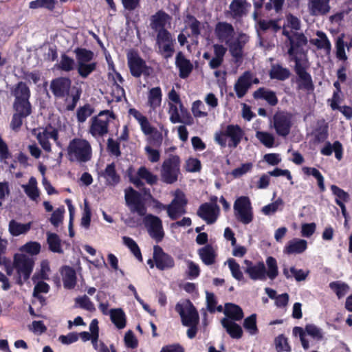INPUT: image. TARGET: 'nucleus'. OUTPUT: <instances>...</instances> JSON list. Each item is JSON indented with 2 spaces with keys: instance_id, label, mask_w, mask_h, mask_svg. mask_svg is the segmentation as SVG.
Returning <instances> with one entry per match:
<instances>
[{
  "instance_id": "1",
  "label": "nucleus",
  "mask_w": 352,
  "mask_h": 352,
  "mask_svg": "<svg viewBox=\"0 0 352 352\" xmlns=\"http://www.w3.org/2000/svg\"><path fill=\"white\" fill-rule=\"evenodd\" d=\"M284 34L288 37L289 47L288 54L295 62V72L298 75L297 84L299 89L310 91L314 89L311 76L306 72L309 61L306 51L303 47L307 43V38L303 34L290 35L286 30Z\"/></svg>"
},
{
  "instance_id": "2",
  "label": "nucleus",
  "mask_w": 352,
  "mask_h": 352,
  "mask_svg": "<svg viewBox=\"0 0 352 352\" xmlns=\"http://www.w3.org/2000/svg\"><path fill=\"white\" fill-rule=\"evenodd\" d=\"M244 264L245 265V272L253 280H265L267 277L274 280L278 274L276 261L272 256L266 259L267 270L263 262L254 264L249 260H245Z\"/></svg>"
},
{
  "instance_id": "3",
  "label": "nucleus",
  "mask_w": 352,
  "mask_h": 352,
  "mask_svg": "<svg viewBox=\"0 0 352 352\" xmlns=\"http://www.w3.org/2000/svg\"><path fill=\"white\" fill-rule=\"evenodd\" d=\"M72 81L66 77H60L53 80L50 84V89L56 98H65L67 103L65 109L68 111L73 110L79 99L78 94L71 93Z\"/></svg>"
},
{
  "instance_id": "4",
  "label": "nucleus",
  "mask_w": 352,
  "mask_h": 352,
  "mask_svg": "<svg viewBox=\"0 0 352 352\" xmlns=\"http://www.w3.org/2000/svg\"><path fill=\"white\" fill-rule=\"evenodd\" d=\"M67 155L68 160L71 162L84 163L91 160L92 148L87 140L74 138L69 142Z\"/></svg>"
},
{
  "instance_id": "5",
  "label": "nucleus",
  "mask_w": 352,
  "mask_h": 352,
  "mask_svg": "<svg viewBox=\"0 0 352 352\" xmlns=\"http://www.w3.org/2000/svg\"><path fill=\"white\" fill-rule=\"evenodd\" d=\"M114 120L113 114L107 110L100 111L89 120L88 132L94 138H103L109 133L110 123Z\"/></svg>"
},
{
  "instance_id": "6",
  "label": "nucleus",
  "mask_w": 352,
  "mask_h": 352,
  "mask_svg": "<svg viewBox=\"0 0 352 352\" xmlns=\"http://www.w3.org/2000/svg\"><path fill=\"white\" fill-rule=\"evenodd\" d=\"M12 94L15 97L13 107L15 111L22 114L30 115L31 107L29 102L30 90L25 83L19 82L12 89Z\"/></svg>"
},
{
  "instance_id": "7",
  "label": "nucleus",
  "mask_w": 352,
  "mask_h": 352,
  "mask_svg": "<svg viewBox=\"0 0 352 352\" xmlns=\"http://www.w3.org/2000/svg\"><path fill=\"white\" fill-rule=\"evenodd\" d=\"M174 196L175 197L170 204L164 205L157 203L158 207L161 209L166 210L168 216L173 220L179 218L186 212L185 206L187 204L185 195L181 190H176Z\"/></svg>"
},
{
  "instance_id": "8",
  "label": "nucleus",
  "mask_w": 352,
  "mask_h": 352,
  "mask_svg": "<svg viewBox=\"0 0 352 352\" xmlns=\"http://www.w3.org/2000/svg\"><path fill=\"white\" fill-rule=\"evenodd\" d=\"M243 135V130L238 125H228L224 130L217 132L214 135L215 141L221 146L225 147L227 144V138L231 140V146L236 147L241 142Z\"/></svg>"
},
{
  "instance_id": "9",
  "label": "nucleus",
  "mask_w": 352,
  "mask_h": 352,
  "mask_svg": "<svg viewBox=\"0 0 352 352\" xmlns=\"http://www.w3.org/2000/svg\"><path fill=\"white\" fill-rule=\"evenodd\" d=\"M180 159L177 155H170L166 159L162 166V179L167 184L175 183L180 173Z\"/></svg>"
},
{
  "instance_id": "10",
  "label": "nucleus",
  "mask_w": 352,
  "mask_h": 352,
  "mask_svg": "<svg viewBox=\"0 0 352 352\" xmlns=\"http://www.w3.org/2000/svg\"><path fill=\"white\" fill-rule=\"evenodd\" d=\"M234 215L238 221L243 224H248L253 220V210L248 197L241 196L234 204Z\"/></svg>"
},
{
  "instance_id": "11",
  "label": "nucleus",
  "mask_w": 352,
  "mask_h": 352,
  "mask_svg": "<svg viewBox=\"0 0 352 352\" xmlns=\"http://www.w3.org/2000/svg\"><path fill=\"white\" fill-rule=\"evenodd\" d=\"M34 265L33 257L27 256L23 253L16 254L14 258V267L19 275L17 282L22 284L21 277L24 280L29 278Z\"/></svg>"
},
{
  "instance_id": "12",
  "label": "nucleus",
  "mask_w": 352,
  "mask_h": 352,
  "mask_svg": "<svg viewBox=\"0 0 352 352\" xmlns=\"http://www.w3.org/2000/svg\"><path fill=\"white\" fill-rule=\"evenodd\" d=\"M175 310L180 315L182 322L184 326L197 325L199 322V315L192 304L186 300L177 303Z\"/></svg>"
},
{
  "instance_id": "13",
  "label": "nucleus",
  "mask_w": 352,
  "mask_h": 352,
  "mask_svg": "<svg viewBox=\"0 0 352 352\" xmlns=\"http://www.w3.org/2000/svg\"><path fill=\"white\" fill-rule=\"evenodd\" d=\"M173 43L174 40L168 30H162L157 33L155 45L157 52L164 58H168L173 56Z\"/></svg>"
},
{
  "instance_id": "14",
  "label": "nucleus",
  "mask_w": 352,
  "mask_h": 352,
  "mask_svg": "<svg viewBox=\"0 0 352 352\" xmlns=\"http://www.w3.org/2000/svg\"><path fill=\"white\" fill-rule=\"evenodd\" d=\"M128 65L131 74L135 77H140L141 75L149 76L152 73V69L146 65L145 61L140 56L131 52L127 54Z\"/></svg>"
},
{
  "instance_id": "15",
  "label": "nucleus",
  "mask_w": 352,
  "mask_h": 352,
  "mask_svg": "<svg viewBox=\"0 0 352 352\" xmlns=\"http://www.w3.org/2000/svg\"><path fill=\"white\" fill-rule=\"evenodd\" d=\"M248 41L249 36L247 34L240 33L235 39H232L227 44L229 52L233 58L234 63L238 64L242 63L244 56L243 48Z\"/></svg>"
},
{
  "instance_id": "16",
  "label": "nucleus",
  "mask_w": 352,
  "mask_h": 352,
  "mask_svg": "<svg viewBox=\"0 0 352 352\" xmlns=\"http://www.w3.org/2000/svg\"><path fill=\"white\" fill-rule=\"evenodd\" d=\"M124 198L126 205L132 212H136L140 216L145 215L146 208L139 192L132 188H129L125 190Z\"/></svg>"
},
{
  "instance_id": "17",
  "label": "nucleus",
  "mask_w": 352,
  "mask_h": 352,
  "mask_svg": "<svg viewBox=\"0 0 352 352\" xmlns=\"http://www.w3.org/2000/svg\"><path fill=\"white\" fill-rule=\"evenodd\" d=\"M36 139L41 146L42 148L47 153L52 151L50 140H52L58 146L61 147V144L58 141V131L53 128H46L38 131V133L35 132Z\"/></svg>"
},
{
  "instance_id": "18",
  "label": "nucleus",
  "mask_w": 352,
  "mask_h": 352,
  "mask_svg": "<svg viewBox=\"0 0 352 352\" xmlns=\"http://www.w3.org/2000/svg\"><path fill=\"white\" fill-rule=\"evenodd\" d=\"M272 122L276 133L280 136L286 137L292 127V116L285 112H278L274 116Z\"/></svg>"
},
{
  "instance_id": "19",
  "label": "nucleus",
  "mask_w": 352,
  "mask_h": 352,
  "mask_svg": "<svg viewBox=\"0 0 352 352\" xmlns=\"http://www.w3.org/2000/svg\"><path fill=\"white\" fill-rule=\"evenodd\" d=\"M144 222L149 235L156 241H160L164 236L161 219L156 216L148 214Z\"/></svg>"
},
{
  "instance_id": "20",
  "label": "nucleus",
  "mask_w": 352,
  "mask_h": 352,
  "mask_svg": "<svg viewBox=\"0 0 352 352\" xmlns=\"http://www.w3.org/2000/svg\"><path fill=\"white\" fill-rule=\"evenodd\" d=\"M214 36L221 43H229L235 34L233 26L227 22H219L214 28Z\"/></svg>"
},
{
  "instance_id": "21",
  "label": "nucleus",
  "mask_w": 352,
  "mask_h": 352,
  "mask_svg": "<svg viewBox=\"0 0 352 352\" xmlns=\"http://www.w3.org/2000/svg\"><path fill=\"white\" fill-rule=\"evenodd\" d=\"M178 104H173L172 102H168V113L169 115L170 121L173 124L176 123H184L188 125H190L192 124V117L187 113L184 111L182 114V117L180 116L179 111V106L177 107Z\"/></svg>"
},
{
  "instance_id": "22",
  "label": "nucleus",
  "mask_w": 352,
  "mask_h": 352,
  "mask_svg": "<svg viewBox=\"0 0 352 352\" xmlns=\"http://www.w3.org/2000/svg\"><path fill=\"white\" fill-rule=\"evenodd\" d=\"M219 208L213 204H204L197 210V215L203 219L208 224L213 223L217 219Z\"/></svg>"
},
{
  "instance_id": "23",
  "label": "nucleus",
  "mask_w": 352,
  "mask_h": 352,
  "mask_svg": "<svg viewBox=\"0 0 352 352\" xmlns=\"http://www.w3.org/2000/svg\"><path fill=\"white\" fill-rule=\"evenodd\" d=\"M129 177L130 181L139 187L142 185V179H144L148 184H153L157 182V177L153 175L145 166H141L138 172L137 175H133L131 170H129Z\"/></svg>"
},
{
  "instance_id": "24",
  "label": "nucleus",
  "mask_w": 352,
  "mask_h": 352,
  "mask_svg": "<svg viewBox=\"0 0 352 352\" xmlns=\"http://www.w3.org/2000/svg\"><path fill=\"white\" fill-rule=\"evenodd\" d=\"M153 259L156 267L161 270L173 267L174 265L173 258L165 254L162 249L158 245L154 246Z\"/></svg>"
},
{
  "instance_id": "25",
  "label": "nucleus",
  "mask_w": 352,
  "mask_h": 352,
  "mask_svg": "<svg viewBox=\"0 0 352 352\" xmlns=\"http://www.w3.org/2000/svg\"><path fill=\"white\" fill-rule=\"evenodd\" d=\"M170 19L171 18L168 14L160 10L151 16L150 27L157 33L162 30H166L165 27L166 24L170 23Z\"/></svg>"
},
{
  "instance_id": "26",
  "label": "nucleus",
  "mask_w": 352,
  "mask_h": 352,
  "mask_svg": "<svg viewBox=\"0 0 352 352\" xmlns=\"http://www.w3.org/2000/svg\"><path fill=\"white\" fill-rule=\"evenodd\" d=\"M251 8L245 0H233L229 6L230 15L236 19L245 16Z\"/></svg>"
},
{
  "instance_id": "27",
  "label": "nucleus",
  "mask_w": 352,
  "mask_h": 352,
  "mask_svg": "<svg viewBox=\"0 0 352 352\" xmlns=\"http://www.w3.org/2000/svg\"><path fill=\"white\" fill-rule=\"evenodd\" d=\"M252 85V73L245 72L234 84V89L239 98H243Z\"/></svg>"
},
{
  "instance_id": "28",
  "label": "nucleus",
  "mask_w": 352,
  "mask_h": 352,
  "mask_svg": "<svg viewBox=\"0 0 352 352\" xmlns=\"http://www.w3.org/2000/svg\"><path fill=\"white\" fill-rule=\"evenodd\" d=\"M308 10L311 16H320L330 11L329 0H308Z\"/></svg>"
},
{
  "instance_id": "29",
  "label": "nucleus",
  "mask_w": 352,
  "mask_h": 352,
  "mask_svg": "<svg viewBox=\"0 0 352 352\" xmlns=\"http://www.w3.org/2000/svg\"><path fill=\"white\" fill-rule=\"evenodd\" d=\"M307 249V241L305 239L294 238L289 241L283 249L286 254H300Z\"/></svg>"
},
{
  "instance_id": "30",
  "label": "nucleus",
  "mask_w": 352,
  "mask_h": 352,
  "mask_svg": "<svg viewBox=\"0 0 352 352\" xmlns=\"http://www.w3.org/2000/svg\"><path fill=\"white\" fill-rule=\"evenodd\" d=\"M214 56L208 63L211 69H217L219 67L223 62L224 56L227 52V47L221 44L216 43L212 45Z\"/></svg>"
},
{
  "instance_id": "31",
  "label": "nucleus",
  "mask_w": 352,
  "mask_h": 352,
  "mask_svg": "<svg viewBox=\"0 0 352 352\" xmlns=\"http://www.w3.org/2000/svg\"><path fill=\"white\" fill-rule=\"evenodd\" d=\"M222 326L231 338L239 339L243 336V329L240 325L232 320L224 318L221 321Z\"/></svg>"
},
{
  "instance_id": "32",
  "label": "nucleus",
  "mask_w": 352,
  "mask_h": 352,
  "mask_svg": "<svg viewBox=\"0 0 352 352\" xmlns=\"http://www.w3.org/2000/svg\"><path fill=\"white\" fill-rule=\"evenodd\" d=\"M162 93L160 87H156L151 89L148 93V106L155 111L162 103Z\"/></svg>"
},
{
  "instance_id": "33",
  "label": "nucleus",
  "mask_w": 352,
  "mask_h": 352,
  "mask_svg": "<svg viewBox=\"0 0 352 352\" xmlns=\"http://www.w3.org/2000/svg\"><path fill=\"white\" fill-rule=\"evenodd\" d=\"M255 99H262L267 101L270 105L274 106L278 102L276 93L264 87H261L253 94Z\"/></svg>"
},
{
  "instance_id": "34",
  "label": "nucleus",
  "mask_w": 352,
  "mask_h": 352,
  "mask_svg": "<svg viewBox=\"0 0 352 352\" xmlns=\"http://www.w3.org/2000/svg\"><path fill=\"white\" fill-rule=\"evenodd\" d=\"M24 192L27 195V196L32 201L38 202L40 192L37 187V182L36 178L32 177L30 178L28 183L26 184H23L21 186Z\"/></svg>"
},
{
  "instance_id": "35",
  "label": "nucleus",
  "mask_w": 352,
  "mask_h": 352,
  "mask_svg": "<svg viewBox=\"0 0 352 352\" xmlns=\"http://www.w3.org/2000/svg\"><path fill=\"white\" fill-rule=\"evenodd\" d=\"M198 254L204 264L210 265L214 263L217 256L216 250L210 245H207L199 249Z\"/></svg>"
},
{
  "instance_id": "36",
  "label": "nucleus",
  "mask_w": 352,
  "mask_h": 352,
  "mask_svg": "<svg viewBox=\"0 0 352 352\" xmlns=\"http://www.w3.org/2000/svg\"><path fill=\"white\" fill-rule=\"evenodd\" d=\"M32 223H21L15 220H11L8 226V231L11 235L17 236L26 234L31 228Z\"/></svg>"
},
{
  "instance_id": "37",
  "label": "nucleus",
  "mask_w": 352,
  "mask_h": 352,
  "mask_svg": "<svg viewBox=\"0 0 352 352\" xmlns=\"http://www.w3.org/2000/svg\"><path fill=\"white\" fill-rule=\"evenodd\" d=\"M176 65L179 69L180 76L182 78L187 77L192 69V65L190 62L185 58L181 52L178 53L177 55Z\"/></svg>"
},
{
  "instance_id": "38",
  "label": "nucleus",
  "mask_w": 352,
  "mask_h": 352,
  "mask_svg": "<svg viewBox=\"0 0 352 352\" xmlns=\"http://www.w3.org/2000/svg\"><path fill=\"white\" fill-rule=\"evenodd\" d=\"M269 74L272 79L285 80L289 77L291 73L289 69L280 65L274 64L272 65Z\"/></svg>"
},
{
  "instance_id": "39",
  "label": "nucleus",
  "mask_w": 352,
  "mask_h": 352,
  "mask_svg": "<svg viewBox=\"0 0 352 352\" xmlns=\"http://www.w3.org/2000/svg\"><path fill=\"white\" fill-rule=\"evenodd\" d=\"M223 312L226 318L232 321L240 320L243 317V313L241 307L232 303L226 304Z\"/></svg>"
},
{
  "instance_id": "40",
  "label": "nucleus",
  "mask_w": 352,
  "mask_h": 352,
  "mask_svg": "<svg viewBox=\"0 0 352 352\" xmlns=\"http://www.w3.org/2000/svg\"><path fill=\"white\" fill-rule=\"evenodd\" d=\"M283 273L287 278H290L294 276L296 281L300 282L306 280L309 274V271L301 269L298 270L294 267H291L290 268L285 267L283 270Z\"/></svg>"
},
{
  "instance_id": "41",
  "label": "nucleus",
  "mask_w": 352,
  "mask_h": 352,
  "mask_svg": "<svg viewBox=\"0 0 352 352\" xmlns=\"http://www.w3.org/2000/svg\"><path fill=\"white\" fill-rule=\"evenodd\" d=\"M316 38L311 40V43L316 45L318 49L324 50L327 54L331 52V43L327 37V35L320 31L316 32Z\"/></svg>"
},
{
  "instance_id": "42",
  "label": "nucleus",
  "mask_w": 352,
  "mask_h": 352,
  "mask_svg": "<svg viewBox=\"0 0 352 352\" xmlns=\"http://www.w3.org/2000/svg\"><path fill=\"white\" fill-rule=\"evenodd\" d=\"M61 274L65 287L68 289L73 288L76 282L75 271L69 267H64L62 269Z\"/></svg>"
},
{
  "instance_id": "43",
  "label": "nucleus",
  "mask_w": 352,
  "mask_h": 352,
  "mask_svg": "<svg viewBox=\"0 0 352 352\" xmlns=\"http://www.w3.org/2000/svg\"><path fill=\"white\" fill-rule=\"evenodd\" d=\"M102 176L106 179V182L108 185L115 186L120 182V177L116 173L115 169V165L110 164L107 166Z\"/></svg>"
},
{
  "instance_id": "44",
  "label": "nucleus",
  "mask_w": 352,
  "mask_h": 352,
  "mask_svg": "<svg viewBox=\"0 0 352 352\" xmlns=\"http://www.w3.org/2000/svg\"><path fill=\"white\" fill-rule=\"evenodd\" d=\"M110 316L112 322L118 328L123 329L126 325L125 315L120 309H111Z\"/></svg>"
},
{
  "instance_id": "45",
  "label": "nucleus",
  "mask_w": 352,
  "mask_h": 352,
  "mask_svg": "<svg viewBox=\"0 0 352 352\" xmlns=\"http://www.w3.org/2000/svg\"><path fill=\"white\" fill-rule=\"evenodd\" d=\"M47 241L50 250L53 252L63 253L61 241L58 236L54 233L47 232Z\"/></svg>"
},
{
  "instance_id": "46",
  "label": "nucleus",
  "mask_w": 352,
  "mask_h": 352,
  "mask_svg": "<svg viewBox=\"0 0 352 352\" xmlns=\"http://www.w3.org/2000/svg\"><path fill=\"white\" fill-rule=\"evenodd\" d=\"M287 28H291L292 30H300V21L299 20L298 18H297L296 16L292 15V14H288L286 16V24L284 25V28H283V35H285L287 38L288 37L284 34V31L286 30L287 32H289V34L292 36L296 34H299V32H290L289 31L287 30ZM301 33H300V34Z\"/></svg>"
},
{
  "instance_id": "47",
  "label": "nucleus",
  "mask_w": 352,
  "mask_h": 352,
  "mask_svg": "<svg viewBox=\"0 0 352 352\" xmlns=\"http://www.w3.org/2000/svg\"><path fill=\"white\" fill-rule=\"evenodd\" d=\"M256 138L267 148H272L274 145L275 138L270 133L258 131L256 133Z\"/></svg>"
},
{
  "instance_id": "48",
  "label": "nucleus",
  "mask_w": 352,
  "mask_h": 352,
  "mask_svg": "<svg viewBox=\"0 0 352 352\" xmlns=\"http://www.w3.org/2000/svg\"><path fill=\"white\" fill-rule=\"evenodd\" d=\"M77 64L93 63L94 54L89 50L78 48L75 50Z\"/></svg>"
},
{
  "instance_id": "49",
  "label": "nucleus",
  "mask_w": 352,
  "mask_h": 352,
  "mask_svg": "<svg viewBox=\"0 0 352 352\" xmlns=\"http://www.w3.org/2000/svg\"><path fill=\"white\" fill-rule=\"evenodd\" d=\"M329 287L336 293L338 298L344 296L349 290V287L347 284L340 281L331 283Z\"/></svg>"
},
{
  "instance_id": "50",
  "label": "nucleus",
  "mask_w": 352,
  "mask_h": 352,
  "mask_svg": "<svg viewBox=\"0 0 352 352\" xmlns=\"http://www.w3.org/2000/svg\"><path fill=\"white\" fill-rule=\"evenodd\" d=\"M226 263L231 272L232 276L237 280H242L244 278L243 274L241 270L240 265L234 258H229Z\"/></svg>"
},
{
  "instance_id": "51",
  "label": "nucleus",
  "mask_w": 352,
  "mask_h": 352,
  "mask_svg": "<svg viewBox=\"0 0 352 352\" xmlns=\"http://www.w3.org/2000/svg\"><path fill=\"white\" fill-rule=\"evenodd\" d=\"M123 243L131 250L133 254L140 261H142V257L140 250L135 243V241L129 236L122 237Z\"/></svg>"
},
{
  "instance_id": "52",
  "label": "nucleus",
  "mask_w": 352,
  "mask_h": 352,
  "mask_svg": "<svg viewBox=\"0 0 352 352\" xmlns=\"http://www.w3.org/2000/svg\"><path fill=\"white\" fill-rule=\"evenodd\" d=\"M56 0H35L29 4L31 9L46 8L49 10H54L55 7Z\"/></svg>"
},
{
  "instance_id": "53",
  "label": "nucleus",
  "mask_w": 352,
  "mask_h": 352,
  "mask_svg": "<svg viewBox=\"0 0 352 352\" xmlns=\"http://www.w3.org/2000/svg\"><path fill=\"white\" fill-rule=\"evenodd\" d=\"M110 94L112 96V100L116 102L120 101L124 97V90L116 80L112 83Z\"/></svg>"
},
{
  "instance_id": "54",
  "label": "nucleus",
  "mask_w": 352,
  "mask_h": 352,
  "mask_svg": "<svg viewBox=\"0 0 352 352\" xmlns=\"http://www.w3.org/2000/svg\"><path fill=\"white\" fill-rule=\"evenodd\" d=\"M96 68V63H79L77 64L78 74L82 78H87Z\"/></svg>"
},
{
  "instance_id": "55",
  "label": "nucleus",
  "mask_w": 352,
  "mask_h": 352,
  "mask_svg": "<svg viewBox=\"0 0 352 352\" xmlns=\"http://www.w3.org/2000/svg\"><path fill=\"white\" fill-rule=\"evenodd\" d=\"M243 327L250 335L253 336L256 334L258 333V329L256 327V314H252L249 317L246 318L243 322Z\"/></svg>"
},
{
  "instance_id": "56",
  "label": "nucleus",
  "mask_w": 352,
  "mask_h": 352,
  "mask_svg": "<svg viewBox=\"0 0 352 352\" xmlns=\"http://www.w3.org/2000/svg\"><path fill=\"white\" fill-rule=\"evenodd\" d=\"M302 170L304 173L309 175H313L318 181V184L319 186V188H320L321 191L325 190V187L324 184V177L321 175V173L319 172L318 170H317L315 168H309V167H304L302 168Z\"/></svg>"
},
{
  "instance_id": "57",
  "label": "nucleus",
  "mask_w": 352,
  "mask_h": 352,
  "mask_svg": "<svg viewBox=\"0 0 352 352\" xmlns=\"http://www.w3.org/2000/svg\"><path fill=\"white\" fill-rule=\"evenodd\" d=\"M41 245L36 241H30L20 248L21 252L28 253L30 255H36L40 252Z\"/></svg>"
},
{
  "instance_id": "58",
  "label": "nucleus",
  "mask_w": 352,
  "mask_h": 352,
  "mask_svg": "<svg viewBox=\"0 0 352 352\" xmlns=\"http://www.w3.org/2000/svg\"><path fill=\"white\" fill-rule=\"evenodd\" d=\"M274 344L277 352H289L291 351L287 339L283 335H279L275 338Z\"/></svg>"
},
{
  "instance_id": "59",
  "label": "nucleus",
  "mask_w": 352,
  "mask_h": 352,
  "mask_svg": "<svg viewBox=\"0 0 352 352\" xmlns=\"http://www.w3.org/2000/svg\"><path fill=\"white\" fill-rule=\"evenodd\" d=\"M306 333L316 340H321L324 338L322 330L314 324H307L305 327Z\"/></svg>"
},
{
  "instance_id": "60",
  "label": "nucleus",
  "mask_w": 352,
  "mask_h": 352,
  "mask_svg": "<svg viewBox=\"0 0 352 352\" xmlns=\"http://www.w3.org/2000/svg\"><path fill=\"white\" fill-rule=\"evenodd\" d=\"M253 168V164L251 162H247L242 164L239 167L233 169L231 172V175L234 178H239L246 173L250 172Z\"/></svg>"
},
{
  "instance_id": "61",
  "label": "nucleus",
  "mask_w": 352,
  "mask_h": 352,
  "mask_svg": "<svg viewBox=\"0 0 352 352\" xmlns=\"http://www.w3.org/2000/svg\"><path fill=\"white\" fill-rule=\"evenodd\" d=\"M186 23L190 28L192 35L198 36L200 34L201 23L194 16L188 15Z\"/></svg>"
},
{
  "instance_id": "62",
  "label": "nucleus",
  "mask_w": 352,
  "mask_h": 352,
  "mask_svg": "<svg viewBox=\"0 0 352 352\" xmlns=\"http://www.w3.org/2000/svg\"><path fill=\"white\" fill-rule=\"evenodd\" d=\"M331 190L333 194L336 197L335 199L336 204L337 201H342L343 203L349 201L350 196L348 192H345L336 185H331Z\"/></svg>"
},
{
  "instance_id": "63",
  "label": "nucleus",
  "mask_w": 352,
  "mask_h": 352,
  "mask_svg": "<svg viewBox=\"0 0 352 352\" xmlns=\"http://www.w3.org/2000/svg\"><path fill=\"white\" fill-rule=\"evenodd\" d=\"M65 213L63 207L55 210L50 219V221L54 227H58L63 223Z\"/></svg>"
},
{
  "instance_id": "64",
  "label": "nucleus",
  "mask_w": 352,
  "mask_h": 352,
  "mask_svg": "<svg viewBox=\"0 0 352 352\" xmlns=\"http://www.w3.org/2000/svg\"><path fill=\"white\" fill-rule=\"evenodd\" d=\"M75 67V62L74 60L72 58L66 55H63L61 56L60 63H59V68L65 72H70L73 70Z\"/></svg>"
}]
</instances>
